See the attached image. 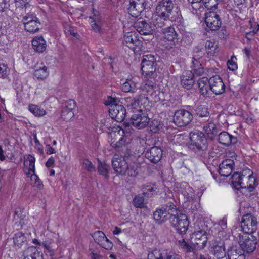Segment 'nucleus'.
<instances>
[{
    "label": "nucleus",
    "instance_id": "f257e3e1",
    "mask_svg": "<svg viewBox=\"0 0 259 259\" xmlns=\"http://www.w3.org/2000/svg\"><path fill=\"white\" fill-rule=\"evenodd\" d=\"M173 8L172 0H162L156 8V15H160L171 22H176L180 17L178 12L173 11Z\"/></svg>",
    "mask_w": 259,
    "mask_h": 259
},
{
    "label": "nucleus",
    "instance_id": "f03ea898",
    "mask_svg": "<svg viewBox=\"0 0 259 259\" xmlns=\"http://www.w3.org/2000/svg\"><path fill=\"white\" fill-rule=\"evenodd\" d=\"M238 243L239 247L245 252H253L257 244L256 238L252 234L241 233L238 235Z\"/></svg>",
    "mask_w": 259,
    "mask_h": 259
},
{
    "label": "nucleus",
    "instance_id": "7ed1b4c3",
    "mask_svg": "<svg viewBox=\"0 0 259 259\" xmlns=\"http://www.w3.org/2000/svg\"><path fill=\"white\" fill-rule=\"evenodd\" d=\"M190 146H193L198 150L205 151L207 149L208 143L207 139L203 133L195 130L189 134Z\"/></svg>",
    "mask_w": 259,
    "mask_h": 259
},
{
    "label": "nucleus",
    "instance_id": "20e7f679",
    "mask_svg": "<svg viewBox=\"0 0 259 259\" xmlns=\"http://www.w3.org/2000/svg\"><path fill=\"white\" fill-rule=\"evenodd\" d=\"M155 59L152 55H147L144 57L141 63L142 74L145 78L155 77L156 70Z\"/></svg>",
    "mask_w": 259,
    "mask_h": 259
},
{
    "label": "nucleus",
    "instance_id": "39448f33",
    "mask_svg": "<svg viewBox=\"0 0 259 259\" xmlns=\"http://www.w3.org/2000/svg\"><path fill=\"white\" fill-rule=\"evenodd\" d=\"M237 155L234 152L229 151L226 153V158L219 166V173L221 176L228 177L233 171Z\"/></svg>",
    "mask_w": 259,
    "mask_h": 259
},
{
    "label": "nucleus",
    "instance_id": "423d86ee",
    "mask_svg": "<svg viewBox=\"0 0 259 259\" xmlns=\"http://www.w3.org/2000/svg\"><path fill=\"white\" fill-rule=\"evenodd\" d=\"M155 83V77H150V78H145L139 95L141 97V101L143 104H149L148 95L153 94Z\"/></svg>",
    "mask_w": 259,
    "mask_h": 259
},
{
    "label": "nucleus",
    "instance_id": "0eeeda50",
    "mask_svg": "<svg viewBox=\"0 0 259 259\" xmlns=\"http://www.w3.org/2000/svg\"><path fill=\"white\" fill-rule=\"evenodd\" d=\"M171 226L175 228L180 234H185L188 230L189 223L187 216L183 213H180L176 216L170 218Z\"/></svg>",
    "mask_w": 259,
    "mask_h": 259
},
{
    "label": "nucleus",
    "instance_id": "6e6552de",
    "mask_svg": "<svg viewBox=\"0 0 259 259\" xmlns=\"http://www.w3.org/2000/svg\"><path fill=\"white\" fill-rule=\"evenodd\" d=\"M241 227L242 233L251 234L257 228L256 218L249 213L244 215L241 222Z\"/></svg>",
    "mask_w": 259,
    "mask_h": 259
},
{
    "label": "nucleus",
    "instance_id": "1a4fd4ad",
    "mask_svg": "<svg viewBox=\"0 0 259 259\" xmlns=\"http://www.w3.org/2000/svg\"><path fill=\"white\" fill-rule=\"evenodd\" d=\"M124 131L119 130L110 133V145L117 150H119L127 144V137L124 135Z\"/></svg>",
    "mask_w": 259,
    "mask_h": 259
},
{
    "label": "nucleus",
    "instance_id": "9d476101",
    "mask_svg": "<svg viewBox=\"0 0 259 259\" xmlns=\"http://www.w3.org/2000/svg\"><path fill=\"white\" fill-rule=\"evenodd\" d=\"M27 160L29 162V165L27 175L28 177H30V180L32 182L31 184L33 187L41 190L43 188L44 185L42 182L35 172V158L34 156L31 155H28L27 156Z\"/></svg>",
    "mask_w": 259,
    "mask_h": 259
},
{
    "label": "nucleus",
    "instance_id": "9b49d317",
    "mask_svg": "<svg viewBox=\"0 0 259 259\" xmlns=\"http://www.w3.org/2000/svg\"><path fill=\"white\" fill-rule=\"evenodd\" d=\"M193 118V115L189 111L180 109L175 111L173 120L178 126H185L189 124Z\"/></svg>",
    "mask_w": 259,
    "mask_h": 259
},
{
    "label": "nucleus",
    "instance_id": "f8f14e48",
    "mask_svg": "<svg viewBox=\"0 0 259 259\" xmlns=\"http://www.w3.org/2000/svg\"><path fill=\"white\" fill-rule=\"evenodd\" d=\"M163 40L165 48H172L178 42V34L174 27H167L162 29Z\"/></svg>",
    "mask_w": 259,
    "mask_h": 259
},
{
    "label": "nucleus",
    "instance_id": "ddd939ff",
    "mask_svg": "<svg viewBox=\"0 0 259 259\" xmlns=\"http://www.w3.org/2000/svg\"><path fill=\"white\" fill-rule=\"evenodd\" d=\"M207 240V233L202 230L195 231L191 236L193 246L198 249H203L206 246Z\"/></svg>",
    "mask_w": 259,
    "mask_h": 259
},
{
    "label": "nucleus",
    "instance_id": "4468645a",
    "mask_svg": "<svg viewBox=\"0 0 259 259\" xmlns=\"http://www.w3.org/2000/svg\"><path fill=\"white\" fill-rule=\"evenodd\" d=\"M127 161L125 175L130 177H136L139 174L140 169L138 156L134 154H128V159Z\"/></svg>",
    "mask_w": 259,
    "mask_h": 259
},
{
    "label": "nucleus",
    "instance_id": "2eb2a0df",
    "mask_svg": "<svg viewBox=\"0 0 259 259\" xmlns=\"http://www.w3.org/2000/svg\"><path fill=\"white\" fill-rule=\"evenodd\" d=\"M126 46L134 52H138L142 50V42L138 38L135 32H127L124 36Z\"/></svg>",
    "mask_w": 259,
    "mask_h": 259
},
{
    "label": "nucleus",
    "instance_id": "dca6fc26",
    "mask_svg": "<svg viewBox=\"0 0 259 259\" xmlns=\"http://www.w3.org/2000/svg\"><path fill=\"white\" fill-rule=\"evenodd\" d=\"M205 22L207 27L211 31L219 29L222 23L219 15L213 11L205 13Z\"/></svg>",
    "mask_w": 259,
    "mask_h": 259
},
{
    "label": "nucleus",
    "instance_id": "f3484780",
    "mask_svg": "<svg viewBox=\"0 0 259 259\" xmlns=\"http://www.w3.org/2000/svg\"><path fill=\"white\" fill-rule=\"evenodd\" d=\"M127 159L128 155H125L124 157L117 154L114 155L112 160V165L116 173L125 175Z\"/></svg>",
    "mask_w": 259,
    "mask_h": 259
},
{
    "label": "nucleus",
    "instance_id": "a211bd4d",
    "mask_svg": "<svg viewBox=\"0 0 259 259\" xmlns=\"http://www.w3.org/2000/svg\"><path fill=\"white\" fill-rule=\"evenodd\" d=\"M149 122V118L147 111L133 114L131 116V123L137 128H143L148 125Z\"/></svg>",
    "mask_w": 259,
    "mask_h": 259
},
{
    "label": "nucleus",
    "instance_id": "6ab92c4d",
    "mask_svg": "<svg viewBox=\"0 0 259 259\" xmlns=\"http://www.w3.org/2000/svg\"><path fill=\"white\" fill-rule=\"evenodd\" d=\"M109 113L112 119L118 122H121L125 119L126 110L122 105H112L109 107Z\"/></svg>",
    "mask_w": 259,
    "mask_h": 259
},
{
    "label": "nucleus",
    "instance_id": "aec40b11",
    "mask_svg": "<svg viewBox=\"0 0 259 259\" xmlns=\"http://www.w3.org/2000/svg\"><path fill=\"white\" fill-rule=\"evenodd\" d=\"M94 240L101 247L106 250L112 248V243L106 237L105 234L101 231H97L92 235Z\"/></svg>",
    "mask_w": 259,
    "mask_h": 259
},
{
    "label": "nucleus",
    "instance_id": "412c9836",
    "mask_svg": "<svg viewBox=\"0 0 259 259\" xmlns=\"http://www.w3.org/2000/svg\"><path fill=\"white\" fill-rule=\"evenodd\" d=\"M210 90L215 95H221L225 90V85L222 78L218 75L210 77L209 79Z\"/></svg>",
    "mask_w": 259,
    "mask_h": 259
},
{
    "label": "nucleus",
    "instance_id": "4be33fe9",
    "mask_svg": "<svg viewBox=\"0 0 259 259\" xmlns=\"http://www.w3.org/2000/svg\"><path fill=\"white\" fill-rule=\"evenodd\" d=\"M210 246L213 250V254L218 259H222L226 256V252L224 243L221 239H214L210 242Z\"/></svg>",
    "mask_w": 259,
    "mask_h": 259
},
{
    "label": "nucleus",
    "instance_id": "5701e85b",
    "mask_svg": "<svg viewBox=\"0 0 259 259\" xmlns=\"http://www.w3.org/2000/svg\"><path fill=\"white\" fill-rule=\"evenodd\" d=\"M145 7V0H130L128 13L133 17H137L144 10Z\"/></svg>",
    "mask_w": 259,
    "mask_h": 259
},
{
    "label": "nucleus",
    "instance_id": "b1692460",
    "mask_svg": "<svg viewBox=\"0 0 259 259\" xmlns=\"http://www.w3.org/2000/svg\"><path fill=\"white\" fill-rule=\"evenodd\" d=\"M149 104H144L141 101V97L138 96L137 99H134L128 106V112L133 114L147 111L149 110Z\"/></svg>",
    "mask_w": 259,
    "mask_h": 259
},
{
    "label": "nucleus",
    "instance_id": "393cba45",
    "mask_svg": "<svg viewBox=\"0 0 259 259\" xmlns=\"http://www.w3.org/2000/svg\"><path fill=\"white\" fill-rule=\"evenodd\" d=\"M162 151L158 147H152L145 153V157L153 163H157L162 158Z\"/></svg>",
    "mask_w": 259,
    "mask_h": 259
},
{
    "label": "nucleus",
    "instance_id": "a878e982",
    "mask_svg": "<svg viewBox=\"0 0 259 259\" xmlns=\"http://www.w3.org/2000/svg\"><path fill=\"white\" fill-rule=\"evenodd\" d=\"M135 28L141 35H148L152 34L153 29L151 25L145 20H138L135 23Z\"/></svg>",
    "mask_w": 259,
    "mask_h": 259
},
{
    "label": "nucleus",
    "instance_id": "bb28decb",
    "mask_svg": "<svg viewBox=\"0 0 259 259\" xmlns=\"http://www.w3.org/2000/svg\"><path fill=\"white\" fill-rule=\"evenodd\" d=\"M23 259H43V255L34 246L27 248L23 252Z\"/></svg>",
    "mask_w": 259,
    "mask_h": 259
},
{
    "label": "nucleus",
    "instance_id": "cd10ccee",
    "mask_svg": "<svg viewBox=\"0 0 259 259\" xmlns=\"http://www.w3.org/2000/svg\"><path fill=\"white\" fill-rule=\"evenodd\" d=\"M229 259H245L244 252L242 249L236 245L231 246L227 252Z\"/></svg>",
    "mask_w": 259,
    "mask_h": 259
},
{
    "label": "nucleus",
    "instance_id": "c85d7f7f",
    "mask_svg": "<svg viewBox=\"0 0 259 259\" xmlns=\"http://www.w3.org/2000/svg\"><path fill=\"white\" fill-rule=\"evenodd\" d=\"M218 141L222 145L229 146L235 144L237 142V139L228 132H223L218 135Z\"/></svg>",
    "mask_w": 259,
    "mask_h": 259
},
{
    "label": "nucleus",
    "instance_id": "c756f323",
    "mask_svg": "<svg viewBox=\"0 0 259 259\" xmlns=\"http://www.w3.org/2000/svg\"><path fill=\"white\" fill-rule=\"evenodd\" d=\"M203 129L208 138L211 140L214 139L219 132L216 124L211 120L204 125Z\"/></svg>",
    "mask_w": 259,
    "mask_h": 259
},
{
    "label": "nucleus",
    "instance_id": "7c9ffc66",
    "mask_svg": "<svg viewBox=\"0 0 259 259\" xmlns=\"http://www.w3.org/2000/svg\"><path fill=\"white\" fill-rule=\"evenodd\" d=\"M194 74L190 70H187L181 78V84L187 89H191L194 84Z\"/></svg>",
    "mask_w": 259,
    "mask_h": 259
},
{
    "label": "nucleus",
    "instance_id": "2f4dec72",
    "mask_svg": "<svg viewBox=\"0 0 259 259\" xmlns=\"http://www.w3.org/2000/svg\"><path fill=\"white\" fill-rule=\"evenodd\" d=\"M153 218L156 223L160 224L168 219V212L163 208H158L153 213Z\"/></svg>",
    "mask_w": 259,
    "mask_h": 259
},
{
    "label": "nucleus",
    "instance_id": "473e14b6",
    "mask_svg": "<svg viewBox=\"0 0 259 259\" xmlns=\"http://www.w3.org/2000/svg\"><path fill=\"white\" fill-rule=\"evenodd\" d=\"M49 75L48 67L43 64H37L35 67L34 75L37 79H44Z\"/></svg>",
    "mask_w": 259,
    "mask_h": 259
},
{
    "label": "nucleus",
    "instance_id": "72a5a7b5",
    "mask_svg": "<svg viewBox=\"0 0 259 259\" xmlns=\"http://www.w3.org/2000/svg\"><path fill=\"white\" fill-rule=\"evenodd\" d=\"M197 83L200 94L204 96H207L210 90L208 78L206 77L200 78Z\"/></svg>",
    "mask_w": 259,
    "mask_h": 259
},
{
    "label": "nucleus",
    "instance_id": "f704fd0d",
    "mask_svg": "<svg viewBox=\"0 0 259 259\" xmlns=\"http://www.w3.org/2000/svg\"><path fill=\"white\" fill-rule=\"evenodd\" d=\"M34 50L38 53L43 52L46 49V41L42 36H36L32 41Z\"/></svg>",
    "mask_w": 259,
    "mask_h": 259
},
{
    "label": "nucleus",
    "instance_id": "c9c22d12",
    "mask_svg": "<svg viewBox=\"0 0 259 259\" xmlns=\"http://www.w3.org/2000/svg\"><path fill=\"white\" fill-rule=\"evenodd\" d=\"M133 79L134 78L132 76H129L125 81L123 82L121 85V89L123 92L132 93L136 92L137 85L135 81Z\"/></svg>",
    "mask_w": 259,
    "mask_h": 259
},
{
    "label": "nucleus",
    "instance_id": "e433bc0d",
    "mask_svg": "<svg viewBox=\"0 0 259 259\" xmlns=\"http://www.w3.org/2000/svg\"><path fill=\"white\" fill-rule=\"evenodd\" d=\"M174 252L168 250H159L155 249L149 252L148 259H167L168 253Z\"/></svg>",
    "mask_w": 259,
    "mask_h": 259
},
{
    "label": "nucleus",
    "instance_id": "4c0bfd02",
    "mask_svg": "<svg viewBox=\"0 0 259 259\" xmlns=\"http://www.w3.org/2000/svg\"><path fill=\"white\" fill-rule=\"evenodd\" d=\"M189 3V8L193 14L200 15L206 9L201 1L194 0Z\"/></svg>",
    "mask_w": 259,
    "mask_h": 259
},
{
    "label": "nucleus",
    "instance_id": "58836bf2",
    "mask_svg": "<svg viewBox=\"0 0 259 259\" xmlns=\"http://www.w3.org/2000/svg\"><path fill=\"white\" fill-rule=\"evenodd\" d=\"M205 50L209 56H214L218 52V43L214 40H207L205 42Z\"/></svg>",
    "mask_w": 259,
    "mask_h": 259
},
{
    "label": "nucleus",
    "instance_id": "ea45409f",
    "mask_svg": "<svg viewBox=\"0 0 259 259\" xmlns=\"http://www.w3.org/2000/svg\"><path fill=\"white\" fill-rule=\"evenodd\" d=\"M245 177V175L242 174L235 172L232 176V183L234 187L238 189L240 187L244 188L245 187V183L243 182L242 178Z\"/></svg>",
    "mask_w": 259,
    "mask_h": 259
},
{
    "label": "nucleus",
    "instance_id": "a19ab883",
    "mask_svg": "<svg viewBox=\"0 0 259 259\" xmlns=\"http://www.w3.org/2000/svg\"><path fill=\"white\" fill-rule=\"evenodd\" d=\"M252 172L248 169V176H245L243 177V180L248 181L247 184H245V187L244 188H247L249 191L251 192L254 189V186L257 184L254 177L252 175Z\"/></svg>",
    "mask_w": 259,
    "mask_h": 259
},
{
    "label": "nucleus",
    "instance_id": "79ce46f5",
    "mask_svg": "<svg viewBox=\"0 0 259 259\" xmlns=\"http://www.w3.org/2000/svg\"><path fill=\"white\" fill-rule=\"evenodd\" d=\"M28 110L36 117H42L47 114L46 110L42 107L37 105L29 104L28 106Z\"/></svg>",
    "mask_w": 259,
    "mask_h": 259
},
{
    "label": "nucleus",
    "instance_id": "37998d69",
    "mask_svg": "<svg viewBox=\"0 0 259 259\" xmlns=\"http://www.w3.org/2000/svg\"><path fill=\"white\" fill-rule=\"evenodd\" d=\"M191 68L194 75L202 76L204 74V68L202 66L199 60H192Z\"/></svg>",
    "mask_w": 259,
    "mask_h": 259
},
{
    "label": "nucleus",
    "instance_id": "c03bdc74",
    "mask_svg": "<svg viewBox=\"0 0 259 259\" xmlns=\"http://www.w3.org/2000/svg\"><path fill=\"white\" fill-rule=\"evenodd\" d=\"M24 26L25 30L30 33H33L39 30V27L40 26V22L38 20L32 21L28 24H25Z\"/></svg>",
    "mask_w": 259,
    "mask_h": 259
},
{
    "label": "nucleus",
    "instance_id": "a18cd8bd",
    "mask_svg": "<svg viewBox=\"0 0 259 259\" xmlns=\"http://www.w3.org/2000/svg\"><path fill=\"white\" fill-rule=\"evenodd\" d=\"M26 240V237L24 234L22 232H18L16 233L13 237V242L14 244L19 247H20Z\"/></svg>",
    "mask_w": 259,
    "mask_h": 259
},
{
    "label": "nucleus",
    "instance_id": "49530a36",
    "mask_svg": "<svg viewBox=\"0 0 259 259\" xmlns=\"http://www.w3.org/2000/svg\"><path fill=\"white\" fill-rule=\"evenodd\" d=\"M163 126V124L159 120L154 119L150 123V131L153 133H157L161 131Z\"/></svg>",
    "mask_w": 259,
    "mask_h": 259
},
{
    "label": "nucleus",
    "instance_id": "de8ad7c7",
    "mask_svg": "<svg viewBox=\"0 0 259 259\" xmlns=\"http://www.w3.org/2000/svg\"><path fill=\"white\" fill-rule=\"evenodd\" d=\"M90 19L91 20L90 23L92 29L96 32H99L100 30V20L98 16L95 14L93 17H90Z\"/></svg>",
    "mask_w": 259,
    "mask_h": 259
},
{
    "label": "nucleus",
    "instance_id": "09e8293b",
    "mask_svg": "<svg viewBox=\"0 0 259 259\" xmlns=\"http://www.w3.org/2000/svg\"><path fill=\"white\" fill-rule=\"evenodd\" d=\"M133 203L134 206L137 208H143L146 207V203L144 202V198L140 195H137L133 199Z\"/></svg>",
    "mask_w": 259,
    "mask_h": 259
},
{
    "label": "nucleus",
    "instance_id": "8fccbe9b",
    "mask_svg": "<svg viewBox=\"0 0 259 259\" xmlns=\"http://www.w3.org/2000/svg\"><path fill=\"white\" fill-rule=\"evenodd\" d=\"M109 166L107 164L100 162L98 166L97 169L99 173L105 177H108V169Z\"/></svg>",
    "mask_w": 259,
    "mask_h": 259
},
{
    "label": "nucleus",
    "instance_id": "3c124183",
    "mask_svg": "<svg viewBox=\"0 0 259 259\" xmlns=\"http://www.w3.org/2000/svg\"><path fill=\"white\" fill-rule=\"evenodd\" d=\"M157 17L154 21V24L155 27L158 28H161L166 24V22L169 21L168 19L161 17L160 15H156Z\"/></svg>",
    "mask_w": 259,
    "mask_h": 259
},
{
    "label": "nucleus",
    "instance_id": "603ef678",
    "mask_svg": "<svg viewBox=\"0 0 259 259\" xmlns=\"http://www.w3.org/2000/svg\"><path fill=\"white\" fill-rule=\"evenodd\" d=\"M61 116V118L64 120L69 121L74 117V114L73 111H70L66 109L63 108Z\"/></svg>",
    "mask_w": 259,
    "mask_h": 259
},
{
    "label": "nucleus",
    "instance_id": "864d4df0",
    "mask_svg": "<svg viewBox=\"0 0 259 259\" xmlns=\"http://www.w3.org/2000/svg\"><path fill=\"white\" fill-rule=\"evenodd\" d=\"M196 112L197 115L200 117H207L209 114L208 108L203 105L198 106L196 109Z\"/></svg>",
    "mask_w": 259,
    "mask_h": 259
},
{
    "label": "nucleus",
    "instance_id": "5fc2aeb1",
    "mask_svg": "<svg viewBox=\"0 0 259 259\" xmlns=\"http://www.w3.org/2000/svg\"><path fill=\"white\" fill-rule=\"evenodd\" d=\"M165 210L168 212V216L169 218L172 216H176L179 215L176 208V205L173 204H170L169 205H166L165 207H163Z\"/></svg>",
    "mask_w": 259,
    "mask_h": 259
},
{
    "label": "nucleus",
    "instance_id": "6e6d98bb",
    "mask_svg": "<svg viewBox=\"0 0 259 259\" xmlns=\"http://www.w3.org/2000/svg\"><path fill=\"white\" fill-rule=\"evenodd\" d=\"M82 167L88 171L92 172L95 170V167L93 165L91 161L87 159H84L82 161Z\"/></svg>",
    "mask_w": 259,
    "mask_h": 259
},
{
    "label": "nucleus",
    "instance_id": "4d7b16f0",
    "mask_svg": "<svg viewBox=\"0 0 259 259\" xmlns=\"http://www.w3.org/2000/svg\"><path fill=\"white\" fill-rule=\"evenodd\" d=\"M186 136L182 134H178L174 136L173 141L176 144L184 145L186 142Z\"/></svg>",
    "mask_w": 259,
    "mask_h": 259
},
{
    "label": "nucleus",
    "instance_id": "13d9d810",
    "mask_svg": "<svg viewBox=\"0 0 259 259\" xmlns=\"http://www.w3.org/2000/svg\"><path fill=\"white\" fill-rule=\"evenodd\" d=\"M237 58L235 56H232L230 60H229L227 62L228 69L230 70L235 71L237 70L238 67L236 63Z\"/></svg>",
    "mask_w": 259,
    "mask_h": 259
},
{
    "label": "nucleus",
    "instance_id": "bf43d9fd",
    "mask_svg": "<svg viewBox=\"0 0 259 259\" xmlns=\"http://www.w3.org/2000/svg\"><path fill=\"white\" fill-rule=\"evenodd\" d=\"M179 245L187 252H193L194 247L189 245L184 239L179 241Z\"/></svg>",
    "mask_w": 259,
    "mask_h": 259
},
{
    "label": "nucleus",
    "instance_id": "052dcab7",
    "mask_svg": "<svg viewBox=\"0 0 259 259\" xmlns=\"http://www.w3.org/2000/svg\"><path fill=\"white\" fill-rule=\"evenodd\" d=\"M37 20H38V18L33 14H27L23 17L22 20L24 25H25V24H28V23L32 22V21H36Z\"/></svg>",
    "mask_w": 259,
    "mask_h": 259
},
{
    "label": "nucleus",
    "instance_id": "680f3d73",
    "mask_svg": "<svg viewBox=\"0 0 259 259\" xmlns=\"http://www.w3.org/2000/svg\"><path fill=\"white\" fill-rule=\"evenodd\" d=\"M156 187L153 185H147L144 188V194L147 195H154L156 193Z\"/></svg>",
    "mask_w": 259,
    "mask_h": 259
},
{
    "label": "nucleus",
    "instance_id": "e2e57ef3",
    "mask_svg": "<svg viewBox=\"0 0 259 259\" xmlns=\"http://www.w3.org/2000/svg\"><path fill=\"white\" fill-rule=\"evenodd\" d=\"M31 0H14L15 6L19 8H28L30 7Z\"/></svg>",
    "mask_w": 259,
    "mask_h": 259
},
{
    "label": "nucleus",
    "instance_id": "0e129e2a",
    "mask_svg": "<svg viewBox=\"0 0 259 259\" xmlns=\"http://www.w3.org/2000/svg\"><path fill=\"white\" fill-rule=\"evenodd\" d=\"M109 119H102L100 120V122L98 123V126L102 131H106L110 127V125L108 123Z\"/></svg>",
    "mask_w": 259,
    "mask_h": 259
},
{
    "label": "nucleus",
    "instance_id": "69168bd1",
    "mask_svg": "<svg viewBox=\"0 0 259 259\" xmlns=\"http://www.w3.org/2000/svg\"><path fill=\"white\" fill-rule=\"evenodd\" d=\"M203 54L204 53L201 49L196 48L193 51V57L192 58V60H198L200 58L202 57Z\"/></svg>",
    "mask_w": 259,
    "mask_h": 259
},
{
    "label": "nucleus",
    "instance_id": "338daca9",
    "mask_svg": "<svg viewBox=\"0 0 259 259\" xmlns=\"http://www.w3.org/2000/svg\"><path fill=\"white\" fill-rule=\"evenodd\" d=\"M9 71L6 65L0 64V77L6 78L8 76Z\"/></svg>",
    "mask_w": 259,
    "mask_h": 259
},
{
    "label": "nucleus",
    "instance_id": "774afa93",
    "mask_svg": "<svg viewBox=\"0 0 259 259\" xmlns=\"http://www.w3.org/2000/svg\"><path fill=\"white\" fill-rule=\"evenodd\" d=\"M76 103L73 100H68L66 104V105L63 108L66 109L67 110H69L70 111H73V109L75 108Z\"/></svg>",
    "mask_w": 259,
    "mask_h": 259
}]
</instances>
